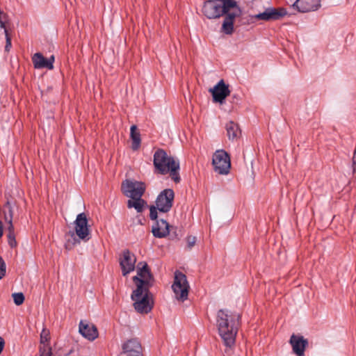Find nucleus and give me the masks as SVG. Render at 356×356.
Returning a JSON list of instances; mask_svg holds the SVG:
<instances>
[{
	"label": "nucleus",
	"mask_w": 356,
	"mask_h": 356,
	"mask_svg": "<svg viewBox=\"0 0 356 356\" xmlns=\"http://www.w3.org/2000/svg\"><path fill=\"white\" fill-rule=\"evenodd\" d=\"M137 275L132 277L136 289L131 294L133 307L136 312L147 314L154 307L153 295L149 289L153 286L154 275L146 262H139Z\"/></svg>",
	"instance_id": "obj_1"
},
{
	"label": "nucleus",
	"mask_w": 356,
	"mask_h": 356,
	"mask_svg": "<svg viewBox=\"0 0 356 356\" xmlns=\"http://www.w3.org/2000/svg\"><path fill=\"white\" fill-rule=\"evenodd\" d=\"M241 315L227 309H220L216 316V326L224 344L231 348L235 343L241 324Z\"/></svg>",
	"instance_id": "obj_2"
},
{
	"label": "nucleus",
	"mask_w": 356,
	"mask_h": 356,
	"mask_svg": "<svg viewBox=\"0 0 356 356\" xmlns=\"http://www.w3.org/2000/svg\"><path fill=\"white\" fill-rule=\"evenodd\" d=\"M179 161L172 157L163 149L157 148V172L162 175L168 174L176 184L181 181L179 175Z\"/></svg>",
	"instance_id": "obj_3"
},
{
	"label": "nucleus",
	"mask_w": 356,
	"mask_h": 356,
	"mask_svg": "<svg viewBox=\"0 0 356 356\" xmlns=\"http://www.w3.org/2000/svg\"><path fill=\"white\" fill-rule=\"evenodd\" d=\"M236 1H204L202 11L208 19L223 15Z\"/></svg>",
	"instance_id": "obj_4"
},
{
	"label": "nucleus",
	"mask_w": 356,
	"mask_h": 356,
	"mask_svg": "<svg viewBox=\"0 0 356 356\" xmlns=\"http://www.w3.org/2000/svg\"><path fill=\"white\" fill-rule=\"evenodd\" d=\"M172 289L177 300L184 302L188 298L189 285L184 273L178 271L175 273Z\"/></svg>",
	"instance_id": "obj_5"
},
{
	"label": "nucleus",
	"mask_w": 356,
	"mask_h": 356,
	"mask_svg": "<svg viewBox=\"0 0 356 356\" xmlns=\"http://www.w3.org/2000/svg\"><path fill=\"white\" fill-rule=\"evenodd\" d=\"M121 191L127 197H142L145 191V185L142 181L125 179L122 182Z\"/></svg>",
	"instance_id": "obj_6"
},
{
	"label": "nucleus",
	"mask_w": 356,
	"mask_h": 356,
	"mask_svg": "<svg viewBox=\"0 0 356 356\" xmlns=\"http://www.w3.org/2000/svg\"><path fill=\"white\" fill-rule=\"evenodd\" d=\"M212 164L220 175H227L231 168L230 158L224 150H217L213 155Z\"/></svg>",
	"instance_id": "obj_7"
},
{
	"label": "nucleus",
	"mask_w": 356,
	"mask_h": 356,
	"mask_svg": "<svg viewBox=\"0 0 356 356\" xmlns=\"http://www.w3.org/2000/svg\"><path fill=\"white\" fill-rule=\"evenodd\" d=\"M287 14L286 10L284 8L269 7L266 8L264 12L253 15L252 18L257 20L271 22L280 20Z\"/></svg>",
	"instance_id": "obj_8"
},
{
	"label": "nucleus",
	"mask_w": 356,
	"mask_h": 356,
	"mask_svg": "<svg viewBox=\"0 0 356 356\" xmlns=\"http://www.w3.org/2000/svg\"><path fill=\"white\" fill-rule=\"evenodd\" d=\"M241 9L235 3L228 9L224 15L225 18L222 22L221 31L227 35H232L234 33V21L235 18L241 15Z\"/></svg>",
	"instance_id": "obj_9"
},
{
	"label": "nucleus",
	"mask_w": 356,
	"mask_h": 356,
	"mask_svg": "<svg viewBox=\"0 0 356 356\" xmlns=\"http://www.w3.org/2000/svg\"><path fill=\"white\" fill-rule=\"evenodd\" d=\"M75 233L79 239L87 241L90 239V229L85 213L77 215L74 221Z\"/></svg>",
	"instance_id": "obj_10"
},
{
	"label": "nucleus",
	"mask_w": 356,
	"mask_h": 356,
	"mask_svg": "<svg viewBox=\"0 0 356 356\" xmlns=\"http://www.w3.org/2000/svg\"><path fill=\"white\" fill-rule=\"evenodd\" d=\"M175 193L172 189L167 188L157 195V211L168 212L172 207Z\"/></svg>",
	"instance_id": "obj_11"
},
{
	"label": "nucleus",
	"mask_w": 356,
	"mask_h": 356,
	"mask_svg": "<svg viewBox=\"0 0 356 356\" xmlns=\"http://www.w3.org/2000/svg\"><path fill=\"white\" fill-rule=\"evenodd\" d=\"M136 262V258L135 255L129 250H125L122 252V257L120 258V265L123 276H126L134 270Z\"/></svg>",
	"instance_id": "obj_12"
},
{
	"label": "nucleus",
	"mask_w": 356,
	"mask_h": 356,
	"mask_svg": "<svg viewBox=\"0 0 356 356\" xmlns=\"http://www.w3.org/2000/svg\"><path fill=\"white\" fill-rule=\"evenodd\" d=\"M213 101L215 102L222 103L225 99L229 95L230 90L228 86L223 80H220L212 89H210Z\"/></svg>",
	"instance_id": "obj_13"
},
{
	"label": "nucleus",
	"mask_w": 356,
	"mask_h": 356,
	"mask_svg": "<svg viewBox=\"0 0 356 356\" xmlns=\"http://www.w3.org/2000/svg\"><path fill=\"white\" fill-rule=\"evenodd\" d=\"M289 343L292 346L293 352L297 356H303L306 346L308 345L307 339L302 336L293 334L291 336Z\"/></svg>",
	"instance_id": "obj_14"
},
{
	"label": "nucleus",
	"mask_w": 356,
	"mask_h": 356,
	"mask_svg": "<svg viewBox=\"0 0 356 356\" xmlns=\"http://www.w3.org/2000/svg\"><path fill=\"white\" fill-rule=\"evenodd\" d=\"M79 333L89 341H94L98 337L99 333L97 327L92 323L81 321L79 325Z\"/></svg>",
	"instance_id": "obj_15"
},
{
	"label": "nucleus",
	"mask_w": 356,
	"mask_h": 356,
	"mask_svg": "<svg viewBox=\"0 0 356 356\" xmlns=\"http://www.w3.org/2000/svg\"><path fill=\"white\" fill-rule=\"evenodd\" d=\"M122 351L127 356H140L142 346L138 339L134 338L123 343Z\"/></svg>",
	"instance_id": "obj_16"
},
{
	"label": "nucleus",
	"mask_w": 356,
	"mask_h": 356,
	"mask_svg": "<svg viewBox=\"0 0 356 356\" xmlns=\"http://www.w3.org/2000/svg\"><path fill=\"white\" fill-rule=\"evenodd\" d=\"M300 13L315 11L321 7L320 1H294L291 5Z\"/></svg>",
	"instance_id": "obj_17"
},
{
	"label": "nucleus",
	"mask_w": 356,
	"mask_h": 356,
	"mask_svg": "<svg viewBox=\"0 0 356 356\" xmlns=\"http://www.w3.org/2000/svg\"><path fill=\"white\" fill-rule=\"evenodd\" d=\"M5 207L8 209V212L10 216L9 225L8 227V234H7L8 242L9 245L11 248H14L17 245V242L15 240L14 227L12 223V219H13V211L12 206L8 201L6 203Z\"/></svg>",
	"instance_id": "obj_18"
},
{
	"label": "nucleus",
	"mask_w": 356,
	"mask_h": 356,
	"mask_svg": "<svg viewBox=\"0 0 356 356\" xmlns=\"http://www.w3.org/2000/svg\"><path fill=\"white\" fill-rule=\"evenodd\" d=\"M32 61L34 67L36 69H54V65H51V63H47V58H44L41 53H35L32 57Z\"/></svg>",
	"instance_id": "obj_19"
},
{
	"label": "nucleus",
	"mask_w": 356,
	"mask_h": 356,
	"mask_svg": "<svg viewBox=\"0 0 356 356\" xmlns=\"http://www.w3.org/2000/svg\"><path fill=\"white\" fill-rule=\"evenodd\" d=\"M130 138L131 140V148L133 150H138L140 146V134L136 125H132L130 129Z\"/></svg>",
	"instance_id": "obj_20"
},
{
	"label": "nucleus",
	"mask_w": 356,
	"mask_h": 356,
	"mask_svg": "<svg viewBox=\"0 0 356 356\" xmlns=\"http://www.w3.org/2000/svg\"><path fill=\"white\" fill-rule=\"evenodd\" d=\"M225 127L229 140H234L235 138H238L241 134V131L238 124L233 121L229 122L226 124Z\"/></svg>",
	"instance_id": "obj_21"
},
{
	"label": "nucleus",
	"mask_w": 356,
	"mask_h": 356,
	"mask_svg": "<svg viewBox=\"0 0 356 356\" xmlns=\"http://www.w3.org/2000/svg\"><path fill=\"white\" fill-rule=\"evenodd\" d=\"M145 204H147L146 202L141 197L130 198L127 201V207L129 209L134 208L138 213L143 211Z\"/></svg>",
	"instance_id": "obj_22"
},
{
	"label": "nucleus",
	"mask_w": 356,
	"mask_h": 356,
	"mask_svg": "<svg viewBox=\"0 0 356 356\" xmlns=\"http://www.w3.org/2000/svg\"><path fill=\"white\" fill-rule=\"evenodd\" d=\"M169 224L164 220H157V238L165 237L169 234Z\"/></svg>",
	"instance_id": "obj_23"
},
{
	"label": "nucleus",
	"mask_w": 356,
	"mask_h": 356,
	"mask_svg": "<svg viewBox=\"0 0 356 356\" xmlns=\"http://www.w3.org/2000/svg\"><path fill=\"white\" fill-rule=\"evenodd\" d=\"M49 330L44 328L40 333V346H49Z\"/></svg>",
	"instance_id": "obj_24"
},
{
	"label": "nucleus",
	"mask_w": 356,
	"mask_h": 356,
	"mask_svg": "<svg viewBox=\"0 0 356 356\" xmlns=\"http://www.w3.org/2000/svg\"><path fill=\"white\" fill-rule=\"evenodd\" d=\"M69 235L70 236L71 238H68L65 243V248L66 249H72V247L77 243H79V240H77L75 238L74 233L73 232H69Z\"/></svg>",
	"instance_id": "obj_25"
},
{
	"label": "nucleus",
	"mask_w": 356,
	"mask_h": 356,
	"mask_svg": "<svg viewBox=\"0 0 356 356\" xmlns=\"http://www.w3.org/2000/svg\"><path fill=\"white\" fill-rule=\"evenodd\" d=\"M39 356H53L50 346H40Z\"/></svg>",
	"instance_id": "obj_26"
},
{
	"label": "nucleus",
	"mask_w": 356,
	"mask_h": 356,
	"mask_svg": "<svg viewBox=\"0 0 356 356\" xmlns=\"http://www.w3.org/2000/svg\"><path fill=\"white\" fill-rule=\"evenodd\" d=\"M14 302L16 305H21L24 301V296L22 293H15L13 294Z\"/></svg>",
	"instance_id": "obj_27"
},
{
	"label": "nucleus",
	"mask_w": 356,
	"mask_h": 356,
	"mask_svg": "<svg viewBox=\"0 0 356 356\" xmlns=\"http://www.w3.org/2000/svg\"><path fill=\"white\" fill-rule=\"evenodd\" d=\"M8 21V15L1 9H0V27L1 29H6V24Z\"/></svg>",
	"instance_id": "obj_28"
},
{
	"label": "nucleus",
	"mask_w": 356,
	"mask_h": 356,
	"mask_svg": "<svg viewBox=\"0 0 356 356\" xmlns=\"http://www.w3.org/2000/svg\"><path fill=\"white\" fill-rule=\"evenodd\" d=\"M5 35H6V46H5V50L6 51H9L11 48V37L8 33V31L7 29H5Z\"/></svg>",
	"instance_id": "obj_29"
},
{
	"label": "nucleus",
	"mask_w": 356,
	"mask_h": 356,
	"mask_svg": "<svg viewBox=\"0 0 356 356\" xmlns=\"http://www.w3.org/2000/svg\"><path fill=\"white\" fill-rule=\"evenodd\" d=\"M6 264L3 261V259H2V257H0V280L4 277V275L6 274Z\"/></svg>",
	"instance_id": "obj_30"
},
{
	"label": "nucleus",
	"mask_w": 356,
	"mask_h": 356,
	"mask_svg": "<svg viewBox=\"0 0 356 356\" xmlns=\"http://www.w3.org/2000/svg\"><path fill=\"white\" fill-rule=\"evenodd\" d=\"M186 243L188 248L191 249L195 245L196 243V238L193 236H189L186 238Z\"/></svg>",
	"instance_id": "obj_31"
},
{
	"label": "nucleus",
	"mask_w": 356,
	"mask_h": 356,
	"mask_svg": "<svg viewBox=\"0 0 356 356\" xmlns=\"http://www.w3.org/2000/svg\"><path fill=\"white\" fill-rule=\"evenodd\" d=\"M149 210H150V213H149L150 218L153 220H156V206H154V205L150 206Z\"/></svg>",
	"instance_id": "obj_32"
},
{
	"label": "nucleus",
	"mask_w": 356,
	"mask_h": 356,
	"mask_svg": "<svg viewBox=\"0 0 356 356\" xmlns=\"http://www.w3.org/2000/svg\"><path fill=\"white\" fill-rule=\"evenodd\" d=\"M352 167L353 172H356V149L353 152V156L352 159Z\"/></svg>",
	"instance_id": "obj_33"
},
{
	"label": "nucleus",
	"mask_w": 356,
	"mask_h": 356,
	"mask_svg": "<svg viewBox=\"0 0 356 356\" xmlns=\"http://www.w3.org/2000/svg\"><path fill=\"white\" fill-rule=\"evenodd\" d=\"M4 345H5L4 340L2 337H0V354L1 353V352L3 350Z\"/></svg>",
	"instance_id": "obj_34"
},
{
	"label": "nucleus",
	"mask_w": 356,
	"mask_h": 356,
	"mask_svg": "<svg viewBox=\"0 0 356 356\" xmlns=\"http://www.w3.org/2000/svg\"><path fill=\"white\" fill-rule=\"evenodd\" d=\"M47 63H51V65H54V56H51L48 59H47Z\"/></svg>",
	"instance_id": "obj_35"
},
{
	"label": "nucleus",
	"mask_w": 356,
	"mask_h": 356,
	"mask_svg": "<svg viewBox=\"0 0 356 356\" xmlns=\"http://www.w3.org/2000/svg\"><path fill=\"white\" fill-rule=\"evenodd\" d=\"M152 234L154 235V236L156 237V225H152Z\"/></svg>",
	"instance_id": "obj_36"
},
{
	"label": "nucleus",
	"mask_w": 356,
	"mask_h": 356,
	"mask_svg": "<svg viewBox=\"0 0 356 356\" xmlns=\"http://www.w3.org/2000/svg\"><path fill=\"white\" fill-rule=\"evenodd\" d=\"M152 161H153V165H154V168H156V162H157V160H156V152L153 154Z\"/></svg>",
	"instance_id": "obj_37"
},
{
	"label": "nucleus",
	"mask_w": 356,
	"mask_h": 356,
	"mask_svg": "<svg viewBox=\"0 0 356 356\" xmlns=\"http://www.w3.org/2000/svg\"><path fill=\"white\" fill-rule=\"evenodd\" d=\"M152 161H153V165H154V168H156V162H157V160H156V152L153 154Z\"/></svg>",
	"instance_id": "obj_38"
},
{
	"label": "nucleus",
	"mask_w": 356,
	"mask_h": 356,
	"mask_svg": "<svg viewBox=\"0 0 356 356\" xmlns=\"http://www.w3.org/2000/svg\"><path fill=\"white\" fill-rule=\"evenodd\" d=\"M3 234V225L2 222L0 221V238L1 237Z\"/></svg>",
	"instance_id": "obj_39"
}]
</instances>
